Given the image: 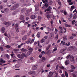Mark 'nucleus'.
I'll return each instance as SVG.
<instances>
[{
  "instance_id": "f257e3e1",
  "label": "nucleus",
  "mask_w": 77,
  "mask_h": 77,
  "mask_svg": "<svg viewBox=\"0 0 77 77\" xmlns=\"http://www.w3.org/2000/svg\"><path fill=\"white\" fill-rule=\"evenodd\" d=\"M54 33L51 32L50 33L49 35V38L50 39H53L54 38Z\"/></svg>"
},
{
  "instance_id": "f03ea898",
  "label": "nucleus",
  "mask_w": 77,
  "mask_h": 77,
  "mask_svg": "<svg viewBox=\"0 0 77 77\" xmlns=\"http://www.w3.org/2000/svg\"><path fill=\"white\" fill-rule=\"evenodd\" d=\"M29 74H30V75H35L36 72L34 71H31L29 72Z\"/></svg>"
},
{
  "instance_id": "7ed1b4c3",
  "label": "nucleus",
  "mask_w": 77,
  "mask_h": 77,
  "mask_svg": "<svg viewBox=\"0 0 77 77\" xmlns=\"http://www.w3.org/2000/svg\"><path fill=\"white\" fill-rule=\"evenodd\" d=\"M70 60L71 62H74V57L72 55H71L69 57Z\"/></svg>"
},
{
  "instance_id": "20e7f679",
  "label": "nucleus",
  "mask_w": 77,
  "mask_h": 77,
  "mask_svg": "<svg viewBox=\"0 0 77 77\" xmlns=\"http://www.w3.org/2000/svg\"><path fill=\"white\" fill-rule=\"evenodd\" d=\"M43 7H42V8L43 9H44L45 8V7L47 8H48V4L47 3H45V4H44L43 5Z\"/></svg>"
},
{
  "instance_id": "39448f33",
  "label": "nucleus",
  "mask_w": 77,
  "mask_h": 77,
  "mask_svg": "<svg viewBox=\"0 0 77 77\" xmlns=\"http://www.w3.org/2000/svg\"><path fill=\"white\" fill-rule=\"evenodd\" d=\"M17 56L20 59H24V57L22 55V54H18L17 55Z\"/></svg>"
},
{
  "instance_id": "423d86ee",
  "label": "nucleus",
  "mask_w": 77,
  "mask_h": 77,
  "mask_svg": "<svg viewBox=\"0 0 77 77\" xmlns=\"http://www.w3.org/2000/svg\"><path fill=\"white\" fill-rule=\"evenodd\" d=\"M74 48H75L74 46H70L68 50L69 51H71V50H72L74 49Z\"/></svg>"
},
{
  "instance_id": "0eeeda50",
  "label": "nucleus",
  "mask_w": 77,
  "mask_h": 77,
  "mask_svg": "<svg viewBox=\"0 0 77 77\" xmlns=\"http://www.w3.org/2000/svg\"><path fill=\"white\" fill-rule=\"evenodd\" d=\"M38 67V65H35L34 66L32 67V69L33 70H35V69H36V68H37V67Z\"/></svg>"
},
{
  "instance_id": "6e6552de",
  "label": "nucleus",
  "mask_w": 77,
  "mask_h": 77,
  "mask_svg": "<svg viewBox=\"0 0 77 77\" xmlns=\"http://www.w3.org/2000/svg\"><path fill=\"white\" fill-rule=\"evenodd\" d=\"M51 53V50H49L47 52H45L46 54H50Z\"/></svg>"
},
{
  "instance_id": "1a4fd4ad",
  "label": "nucleus",
  "mask_w": 77,
  "mask_h": 77,
  "mask_svg": "<svg viewBox=\"0 0 77 77\" xmlns=\"http://www.w3.org/2000/svg\"><path fill=\"white\" fill-rule=\"evenodd\" d=\"M20 19V20H24V17L23 15H21Z\"/></svg>"
},
{
  "instance_id": "9d476101",
  "label": "nucleus",
  "mask_w": 77,
  "mask_h": 77,
  "mask_svg": "<svg viewBox=\"0 0 77 77\" xmlns=\"http://www.w3.org/2000/svg\"><path fill=\"white\" fill-rule=\"evenodd\" d=\"M39 6L36 5L35 7V11H39Z\"/></svg>"
},
{
  "instance_id": "9b49d317",
  "label": "nucleus",
  "mask_w": 77,
  "mask_h": 77,
  "mask_svg": "<svg viewBox=\"0 0 77 77\" xmlns=\"http://www.w3.org/2000/svg\"><path fill=\"white\" fill-rule=\"evenodd\" d=\"M1 31L2 33H5V28L4 27H3L1 29Z\"/></svg>"
},
{
  "instance_id": "f8f14e48",
  "label": "nucleus",
  "mask_w": 77,
  "mask_h": 77,
  "mask_svg": "<svg viewBox=\"0 0 77 77\" xmlns=\"http://www.w3.org/2000/svg\"><path fill=\"white\" fill-rule=\"evenodd\" d=\"M69 63V61L68 60H66L65 62L66 65H68Z\"/></svg>"
},
{
  "instance_id": "ddd939ff",
  "label": "nucleus",
  "mask_w": 77,
  "mask_h": 77,
  "mask_svg": "<svg viewBox=\"0 0 77 77\" xmlns=\"http://www.w3.org/2000/svg\"><path fill=\"white\" fill-rule=\"evenodd\" d=\"M32 11V8H31L30 9H28L26 10V12L27 13H29V12H30Z\"/></svg>"
},
{
  "instance_id": "4468645a",
  "label": "nucleus",
  "mask_w": 77,
  "mask_h": 77,
  "mask_svg": "<svg viewBox=\"0 0 77 77\" xmlns=\"http://www.w3.org/2000/svg\"><path fill=\"white\" fill-rule=\"evenodd\" d=\"M13 6L15 7L16 9H17V8L19 6V5L18 4H16L14 5Z\"/></svg>"
},
{
  "instance_id": "2eb2a0df",
  "label": "nucleus",
  "mask_w": 77,
  "mask_h": 77,
  "mask_svg": "<svg viewBox=\"0 0 77 77\" xmlns=\"http://www.w3.org/2000/svg\"><path fill=\"white\" fill-rule=\"evenodd\" d=\"M16 9V8L13 5L12 7L10 9V10L11 11H14V10H15Z\"/></svg>"
},
{
  "instance_id": "dca6fc26",
  "label": "nucleus",
  "mask_w": 77,
  "mask_h": 77,
  "mask_svg": "<svg viewBox=\"0 0 77 77\" xmlns=\"http://www.w3.org/2000/svg\"><path fill=\"white\" fill-rule=\"evenodd\" d=\"M41 34V32H38V33L37 34V37L38 38H40V35Z\"/></svg>"
},
{
  "instance_id": "f3484780",
  "label": "nucleus",
  "mask_w": 77,
  "mask_h": 77,
  "mask_svg": "<svg viewBox=\"0 0 77 77\" xmlns=\"http://www.w3.org/2000/svg\"><path fill=\"white\" fill-rule=\"evenodd\" d=\"M4 57H7V58H8V59L9 58V56L8 54H5Z\"/></svg>"
},
{
  "instance_id": "a211bd4d",
  "label": "nucleus",
  "mask_w": 77,
  "mask_h": 77,
  "mask_svg": "<svg viewBox=\"0 0 77 77\" xmlns=\"http://www.w3.org/2000/svg\"><path fill=\"white\" fill-rule=\"evenodd\" d=\"M20 66V64H17L15 66V67L16 68H19Z\"/></svg>"
},
{
  "instance_id": "6ab92c4d",
  "label": "nucleus",
  "mask_w": 77,
  "mask_h": 77,
  "mask_svg": "<svg viewBox=\"0 0 77 77\" xmlns=\"http://www.w3.org/2000/svg\"><path fill=\"white\" fill-rule=\"evenodd\" d=\"M30 18L31 19H35L36 18V17L35 15H32L31 16Z\"/></svg>"
},
{
  "instance_id": "aec40b11",
  "label": "nucleus",
  "mask_w": 77,
  "mask_h": 77,
  "mask_svg": "<svg viewBox=\"0 0 77 77\" xmlns=\"http://www.w3.org/2000/svg\"><path fill=\"white\" fill-rule=\"evenodd\" d=\"M21 51H23V52H25V51H27V50L24 49V48H22V49H21Z\"/></svg>"
},
{
  "instance_id": "412c9836",
  "label": "nucleus",
  "mask_w": 77,
  "mask_h": 77,
  "mask_svg": "<svg viewBox=\"0 0 77 77\" xmlns=\"http://www.w3.org/2000/svg\"><path fill=\"white\" fill-rule=\"evenodd\" d=\"M27 36H25L23 37L22 39L23 41H25V40H26V39H27Z\"/></svg>"
},
{
  "instance_id": "4be33fe9",
  "label": "nucleus",
  "mask_w": 77,
  "mask_h": 77,
  "mask_svg": "<svg viewBox=\"0 0 77 77\" xmlns=\"http://www.w3.org/2000/svg\"><path fill=\"white\" fill-rule=\"evenodd\" d=\"M77 14L75 13L74 15V16L73 17V20H74V19H75V18H76V17H77Z\"/></svg>"
},
{
  "instance_id": "5701e85b",
  "label": "nucleus",
  "mask_w": 77,
  "mask_h": 77,
  "mask_svg": "<svg viewBox=\"0 0 77 77\" xmlns=\"http://www.w3.org/2000/svg\"><path fill=\"white\" fill-rule=\"evenodd\" d=\"M5 61L3 60V58H1L0 59V62L1 63H5Z\"/></svg>"
},
{
  "instance_id": "b1692460",
  "label": "nucleus",
  "mask_w": 77,
  "mask_h": 77,
  "mask_svg": "<svg viewBox=\"0 0 77 77\" xmlns=\"http://www.w3.org/2000/svg\"><path fill=\"white\" fill-rule=\"evenodd\" d=\"M31 53H32V51H29L27 52L26 54L27 56H29L30 54H31Z\"/></svg>"
},
{
  "instance_id": "393cba45",
  "label": "nucleus",
  "mask_w": 77,
  "mask_h": 77,
  "mask_svg": "<svg viewBox=\"0 0 77 77\" xmlns=\"http://www.w3.org/2000/svg\"><path fill=\"white\" fill-rule=\"evenodd\" d=\"M67 36L66 35H65L63 37V40L66 41L67 39Z\"/></svg>"
},
{
  "instance_id": "a878e982",
  "label": "nucleus",
  "mask_w": 77,
  "mask_h": 77,
  "mask_svg": "<svg viewBox=\"0 0 77 77\" xmlns=\"http://www.w3.org/2000/svg\"><path fill=\"white\" fill-rule=\"evenodd\" d=\"M21 54L23 57H27V56L24 53H23Z\"/></svg>"
},
{
  "instance_id": "bb28decb",
  "label": "nucleus",
  "mask_w": 77,
  "mask_h": 77,
  "mask_svg": "<svg viewBox=\"0 0 77 77\" xmlns=\"http://www.w3.org/2000/svg\"><path fill=\"white\" fill-rule=\"evenodd\" d=\"M29 50L30 51H32H32H33V48H31V47H29L28 48Z\"/></svg>"
},
{
  "instance_id": "cd10ccee",
  "label": "nucleus",
  "mask_w": 77,
  "mask_h": 77,
  "mask_svg": "<svg viewBox=\"0 0 77 77\" xmlns=\"http://www.w3.org/2000/svg\"><path fill=\"white\" fill-rule=\"evenodd\" d=\"M53 74H54V72H49V74L51 76H53Z\"/></svg>"
},
{
  "instance_id": "c85d7f7f",
  "label": "nucleus",
  "mask_w": 77,
  "mask_h": 77,
  "mask_svg": "<svg viewBox=\"0 0 77 77\" xmlns=\"http://www.w3.org/2000/svg\"><path fill=\"white\" fill-rule=\"evenodd\" d=\"M48 3H49V5H52V4H53V2H52L51 0H50L49 1Z\"/></svg>"
},
{
  "instance_id": "c756f323",
  "label": "nucleus",
  "mask_w": 77,
  "mask_h": 77,
  "mask_svg": "<svg viewBox=\"0 0 77 77\" xmlns=\"http://www.w3.org/2000/svg\"><path fill=\"white\" fill-rule=\"evenodd\" d=\"M71 68L72 69H75V67L73 65H71Z\"/></svg>"
},
{
  "instance_id": "7c9ffc66",
  "label": "nucleus",
  "mask_w": 77,
  "mask_h": 77,
  "mask_svg": "<svg viewBox=\"0 0 77 77\" xmlns=\"http://www.w3.org/2000/svg\"><path fill=\"white\" fill-rule=\"evenodd\" d=\"M15 51H19L20 49H15L13 50Z\"/></svg>"
},
{
  "instance_id": "2f4dec72",
  "label": "nucleus",
  "mask_w": 77,
  "mask_h": 77,
  "mask_svg": "<svg viewBox=\"0 0 77 77\" xmlns=\"http://www.w3.org/2000/svg\"><path fill=\"white\" fill-rule=\"evenodd\" d=\"M4 24H5V25H6L7 24H9V22H4Z\"/></svg>"
},
{
  "instance_id": "473e14b6",
  "label": "nucleus",
  "mask_w": 77,
  "mask_h": 77,
  "mask_svg": "<svg viewBox=\"0 0 77 77\" xmlns=\"http://www.w3.org/2000/svg\"><path fill=\"white\" fill-rule=\"evenodd\" d=\"M4 11L5 12H7L8 11L9 9L6 8H5L4 9Z\"/></svg>"
},
{
  "instance_id": "72a5a7b5",
  "label": "nucleus",
  "mask_w": 77,
  "mask_h": 77,
  "mask_svg": "<svg viewBox=\"0 0 77 77\" xmlns=\"http://www.w3.org/2000/svg\"><path fill=\"white\" fill-rule=\"evenodd\" d=\"M65 75L66 77H68V73L67 72L65 71Z\"/></svg>"
},
{
  "instance_id": "f704fd0d",
  "label": "nucleus",
  "mask_w": 77,
  "mask_h": 77,
  "mask_svg": "<svg viewBox=\"0 0 77 77\" xmlns=\"http://www.w3.org/2000/svg\"><path fill=\"white\" fill-rule=\"evenodd\" d=\"M63 33V31H60V35H62Z\"/></svg>"
},
{
  "instance_id": "c9c22d12",
  "label": "nucleus",
  "mask_w": 77,
  "mask_h": 77,
  "mask_svg": "<svg viewBox=\"0 0 77 77\" xmlns=\"http://www.w3.org/2000/svg\"><path fill=\"white\" fill-rule=\"evenodd\" d=\"M46 17L47 18H48V19H49L50 18V15L49 14H48L46 16Z\"/></svg>"
},
{
  "instance_id": "e433bc0d",
  "label": "nucleus",
  "mask_w": 77,
  "mask_h": 77,
  "mask_svg": "<svg viewBox=\"0 0 77 77\" xmlns=\"http://www.w3.org/2000/svg\"><path fill=\"white\" fill-rule=\"evenodd\" d=\"M24 44L23 43H22L20 45H18V48H20L21 47V46L23 45H24Z\"/></svg>"
},
{
  "instance_id": "4c0bfd02",
  "label": "nucleus",
  "mask_w": 77,
  "mask_h": 77,
  "mask_svg": "<svg viewBox=\"0 0 77 77\" xmlns=\"http://www.w3.org/2000/svg\"><path fill=\"white\" fill-rule=\"evenodd\" d=\"M45 42V39H43L41 41V42L42 43H43V42Z\"/></svg>"
},
{
  "instance_id": "58836bf2",
  "label": "nucleus",
  "mask_w": 77,
  "mask_h": 77,
  "mask_svg": "<svg viewBox=\"0 0 77 77\" xmlns=\"http://www.w3.org/2000/svg\"><path fill=\"white\" fill-rule=\"evenodd\" d=\"M59 30H60V31H62L63 29H62V27H60L59 28Z\"/></svg>"
},
{
  "instance_id": "ea45409f",
  "label": "nucleus",
  "mask_w": 77,
  "mask_h": 77,
  "mask_svg": "<svg viewBox=\"0 0 77 77\" xmlns=\"http://www.w3.org/2000/svg\"><path fill=\"white\" fill-rule=\"evenodd\" d=\"M0 50H1L2 51H3L4 50L3 47H0Z\"/></svg>"
},
{
  "instance_id": "a19ab883",
  "label": "nucleus",
  "mask_w": 77,
  "mask_h": 77,
  "mask_svg": "<svg viewBox=\"0 0 77 77\" xmlns=\"http://www.w3.org/2000/svg\"><path fill=\"white\" fill-rule=\"evenodd\" d=\"M18 24H16L15 25V29H17L18 28Z\"/></svg>"
},
{
  "instance_id": "79ce46f5",
  "label": "nucleus",
  "mask_w": 77,
  "mask_h": 77,
  "mask_svg": "<svg viewBox=\"0 0 77 77\" xmlns=\"http://www.w3.org/2000/svg\"><path fill=\"white\" fill-rule=\"evenodd\" d=\"M57 49V48L56 47L55 48H54L53 50L54 51H56Z\"/></svg>"
},
{
  "instance_id": "37998d69",
  "label": "nucleus",
  "mask_w": 77,
  "mask_h": 77,
  "mask_svg": "<svg viewBox=\"0 0 77 77\" xmlns=\"http://www.w3.org/2000/svg\"><path fill=\"white\" fill-rule=\"evenodd\" d=\"M54 30V28L53 27L51 28L50 29L51 32H53Z\"/></svg>"
},
{
  "instance_id": "c03bdc74",
  "label": "nucleus",
  "mask_w": 77,
  "mask_h": 77,
  "mask_svg": "<svg viewBox=\"0 0 77 77\" xmlns=\"http://www.w3.org/2000/svg\"><path fill=\"white\" fill-rule=\"evenodd\" d=\"M71 56L70 54L68 55L66 57V59H69V57H70Z\"/></svg>"
},
{
  "instance_id": "a18cd8bd",
  "label": "nucleus",
  "mask_w": 77,
  "mask_h": 77,
  "mask_svg": "<svg viewBox=\"0 0 77 77\" xmlns=\"http://www.w3.org/2000/svg\"><path fill=\"white\" fill-rule=\"evenodd\" d=\"M61 44H63V45H65V42H63L62 41H61Z\"/></svg>"
},
{
  "instance_id": "49530a36",
  "label": "nucleus",
  "mask_w": 77,
  "mask_h": 77,
  "mask_svg": "<svg viewBox=\"0 0 77 77\" xmlns=\"http://www.w3.org/2000/svg\"><path fill=\"white\" fill-rule=\"evenodd\" d=\"M16 29V31L17 32H19V28H16L15 29Z\"/></svg>"
},
{
  "instance_id": "de8ad7c7",
  "label": "nucleus",
  "mask_w": 77,
  "mask_h": 77,
  "mask_svg": "<svg viewBox=\"0 0 77 77\" xmlns=\"http://www.w3.org/2000/svg\"><path fill=\"white\" fill-rule=\"evenodd\" d=\"M72 75L74 77H77V76H76V75H75V74H74V73H72Z\"/></svg>"
},
{
  "instance_id": "09e8293b",
  "label": "nucleus",
  "mask_w": 77,
  "mask_h": 77,
  "mask_svg": "<svg viewBox=\"0 0 77 77\" xmlns=\"http://www.w3.org/2000/svg\"><path fill=\"white\" fill-rule=\"evenodd\" d=\"M31 41V40L30 39H29L28 40V41L26 42L27 44H29V42H30V41Z\"/></svg>"
},
{
  "instance_id": "8fccbe9b",
  "label": "nucleus",
  "mask_w": 77,
  "mask_h": 77,
  "mask_svg": "<svg viewBox=\"0 0 77 77\" xmlns=\"http://www.w3.org/2000/svg\"><path fill=\"white\" fill-rule=\"evenodd\" d=\"M5 47L6 48H11V46H9V45L6 46Z\"/></svg>"
},
{
  "instance_id": "3c124183",
  "label": "nucleus",
  "mask_w": 77,
  "mask_h": 77,
  "mask_svg": "<svg viewBox=\"0 0 77 77\" xmlns=\"http://www.w3.org/2000/svg\"><path fill=\"white\" fill-rule=\"evenodd\" d=\"M63 49H61L60 52V53H63Z\"/></svg>"
},
{
  "instance_id": "603ef678",
  "label": "nucleus",
  "mask_w": 77,
  "mask_h": 77,
  "mask_svg": "<svg viewBox=\"0 0 77 77\" xmlns=\"http://www.w3.org/2000/svg\"><path fill=\"white\" fill-rule=\"evenodd\" d=\"M75 22V20H73V21H72V23L73 24H74V23Z\"/></svg>"
},
{
  "instance_id": "864d4df0",
  "label": "nucleus",
  "mask_w": 77,
  "mask_h": 77,
  "mask_svg": "<svg viewBox=\"0 0 77 77\" xmlns=\"http://www.w3.org/2000/svg\"><path fill=\"white\" fill-rule=\"evenodd\" d=\"M29 13L27 12L26 13V16H29L30 14L28 13Z\"/></svg>"
},
{
  "instance_id": "5fc2aeb1",
  "label": "nucleus",
  "mask_w": 77,
  "mask_h": 77,
  "mask_svg": "<svg viewBox=\"0 0 77 77\" xmlns=\"http://www.w3.org/2000/svg\"><path fill=\"white\" fill-rule=\"evenodd\" d=\"M24 11H25V10H24V9H23L21 11V12H22V13L24 12Z\"/></svg>"
},
{
  "instance_id": "6e6d98bb",
  "label": "nucleus",
  "mask_w": 77,
  "mask_h": 77,
  "mask_svg": "<svg viewBox=\"0 0 77 77\" xmlns=\"http://www.w3.org/2000/svg\"><path fill=\"white\" fill-rule=\"evenodd\" d=\"M56 67V69H57V70L58 69V68H59V65H57Z\"/></svg>"
},
{
  "instance_id": "4d7b16f0",
  "label": "nucleus",
  "mask_w": 77,
  "mask_h": 77,
  "mask_svg": "<svg viewBox=\"0 0 77 77\" xmlns=\"http://www.w3.org/2000/svg\"><path fill=\"white\" fill-rule=\"evenodd\" d=\"M55 38L56 39H58V35H56V36L55 37Z\"/></svg>"
},
{
  "instance_id": "13d9d810",
  "label": "nucleus",
  "mask_w": 77,
  "mask_h": 77,
  "mask_svg": "<svg viewBox=\"0 0 77 77\" xmlns=\"http://www.w3.org/2000/svg\"><path fill=\"white\" fill-rule=\"evenodd\" d=\"M34 41V39L33 38L32 40H31V42H30V44H31V43H33Z\"/></svg>"
},
{
  "instance_id": "bf43d9fd",
  "label": "nucleus",
  "mask_w": 77,
  "mask_h": 77,
  "mask_svg": "<svg viewBox=\"0 0 77 77\" xmlns=\"http://www.w3.org/2000/svg\"><path fill=\"white\" fill-rule=\"evenodd\" d=\"M74 38V37L72 36H71L70 37V39H73Z\"/></svg>"
},
{
  "instance_id": "052dcab7",
  "label": "nucleus",
  "mask_w": 77,
  "mask_h": 77,
  "mask_svg": "<svg viewBox=\"0 0 77 77\" xmlns=\"http://www.w3.org/2000/svg\"><path fill=\"white\" fill-rule=\"evenodd\" d=\"M16 2H14L13 1H12L11 2L12 4H15V3H16Z\"/></svg>"
},
{
  "instance_id": "680f3d73",
  "label": "nucleus",
  "mask_w": 77,
  "mask_h": 77,
  "mask_svg": "<svg viewBox=\"0 0 77 77\" xmlns=\"http://www.w3.org/2000/svg\"><path fill=\"white\" fill-rule=\"evenodd\" d=\"M0 9H3V6L1 5L0 6Z\"/></svg>"
},
{
  "instance_id": "e2e57ef3",
  "label": "nucleus",
  "mask_w": 77,
  "mask_h": 77,
  "mask_svg": "<svg viewBox=\"0 0 77 77\" xmlns=\"http://www.w3.org/2000/svg\"><path fill=\"white\" fill-rule=\"evenodd\" d=\"M70 72H74V69H71L69 70Z\"/></svg>"
},
{
  "instance_id": "0e129e2a",
  "label": "nucleus",
  "mask_w": 77,
  "mask_h": 77,
  "mask_svg": "<svg viewBox=\"0 0 77 77\" xmlns=\"http://www.w3.org/2000/svg\"><path fill=\"white\" fill-rule=\"evenodd\" d=\"M70 18H72V14H70V16H69Z\"/></svg>"
},
{
  "instance_id": "69168bd1",
  "label": "nucleus",
  "mask_w": 77,
  "mask_h": 77,
  "mask_svg": "<svg viewBox=\"0 0 77 77\" xmlns=\"http://www.w3.org/2000/svg\"><path fill=\"white\" fill-rule=\"evenodd\" d=\"M63 13H64V14L65 15H66V14H67V13H66V12L64 11Z\"/></svg>"
},
{
  "instance_id": "338daca9",
  "label": "nucleus",
  "mask_w": 77,
  "mask_h": 77,
  "mask_svg": "<svg viewBox=\"0 0 77 77\" xmlns=\"http://www.w3.org/2000/svg\"><path fill=\"white\" fill-rule=\"evenodd\" d=\"M42 59L43 60H45L46 59H45V57H43L42 58Z\"/></svg>"
},
{
  "instance_id": "774afa93",
  "label": "nucleus",
  "mask_w": 77,
  "mask_h": 77,
  "mask_svg": "<svg viewBox=\"0 0 77 77\" xmlns=\"http://www.w3.org/2000/svg\"><path fill=\"white\" fill-rule=\"evenodd\" d=\"M14 77H20V76L19 75L14 76Z\"/></svg>"
}]
</instances>
